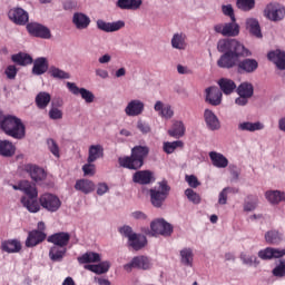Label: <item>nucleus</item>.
Listing matches in <instances>:
<instances>
[{"mask_svg":"<svg viewBox=\"0 0 285 285\" xmlns=\"http://www.w3.org/2000/svg\"><path fill=\"white\" fill-rule=\"evenodd\" d=\"M137 128L138 130H140V132H142V135H148V132H150V125H148V122H145L142 120H139L137 122Z\"/></svg>","mask_w":285,"mask_h":285,"instance_id":"obj_62","label":"nucleus"},{"mask_svg":"<svg viewBox=\"0 0 285 285\" xmlns=\"http://www.w3.org/2000/svg\"><path fill=\"white\" fill-rule=\"evenodd\" d=\"M82 173L85 177H94L97 173V167L92 163H87L82 166Z\"/></svg>","mask_w":285,"mask_h":285,"instance_id":"obj_53","label":"nucleus"},{"mask_svg":"<svg viewBox=\"0 0 285 285\" xmlns=\"http://www.w3.org/2000/svg\"><path fill=\"white\" fill-rule=\"evenodd\" d=\"M238 129L247 132H255V130H264V125L262 122H250V121H245L240 122L238 125Z\"/></svg>","mask_w":285,"mask_h":285,"instance_id":"obj_44","label":"nucleus"},{"mask_svg":"<svg viewBox=\"0 0 285 285\" xmlns=\"http://www.w3.org/2000/svg\"><path fill=\"white\" fill-rule=\"evenodd\" d=\"M0 129L8 137H12L13 139H23L26 137V125L23 121L17 116L7 115L0 111Z\"/></svg>","mask_w":285,"mask_h":285,"instance_id":"obj_3","label":"nucleus"},{"mask_svg":"<svg viewBox=\"0 0 285 285\" xmlns=\"http://www.w3.org/2000/svg\"><path fill=\"white\" fill-rule=\"evenodd\" d=\"M27 31L31 37H37L38 39H50L52 37L50 29L39 22L27 23Z\"/></svg>","mask_w":285,"mask_h":285,"instance_id":"obj_8","label":"nucleus"},{"mask_svg":"<svg viewBox=\"0 0 285 285\" xmlns=\"http://www.w3.org/2000/svg\"><path fill=\"white\" fill-rule=\"evenodd\" d=\"M184 132H186V128L184 127V122L176 121L171 129L168 130V135L170 137H175L176 139H179V137H184Z\"/></svg>","mask_w":285,"mask_h":285,"instance_id":"obj_46","label":"nucleus"},{"mask_svg":"<svg viewBox=\"0 0 285 285\" xmlns=\"http://www.w3.org/2000/svg\"><path fill=\"white\" fill-rule=\"evenodd\" d=\"M17 147L10 140H0V157H14Z\"/></svg>","mask_w":285,"mask_h":285,"instance_id":"obj_31","label":"nucleus"},{"mask_svg":"<svg viewBox=\"0 0 285 285\" xmlns=\"http://www.w3.org/2000/svg\"><path fill=\"white\" fill-rule=\"evenodd\" d=\"M218 52H224L220 58L217 60L218 68H235L239 62L242 57H252L253 52L248 50L242 42L237 39H220L217 43Z\"/></svg>","mask_w":285,"mask_h":285,"instance_id":"obj_1","label":"nucleus"},{"mask_svg":"<svg viewBox=\"0 0 285 285\" xmlns=\"http://www.w3.org/2000/svg\"><path fill=\"white\" fill-rule=\"evenodd\" d=\"M215 32L223 35V37H237L239 35V24L232 21L225 24L218 23L214 27Z\"/></svg>","mask_w":285,"mask_h":285,"instance_id":"obj_11","label":"nucleus"},{"mask_svg":"<svg viewBox=\"0 0 285 285\" xmlns=\"http://www.w3.org/2000/svg\"><path fill=\"white\" fill-rule=\"evenodd\" d=\"M185 195L187 197V199L189 202H191L193 204H200L202 203V196H199V194H197L195 190L187 188L185 190Z\"/></svg>","mask_w":285,"mask_h":285,"instance_id":"obj_52","label":"nucleus"},{"mask_svg":"<svg viewBox=\"0 0 285 285\" xmlns=\"http://www.w3.org/2000/svg\"><path fill=\"white\" fill-rule=\"evenodd\" d=\"M49 75L53 79H70V73H68L57 67H50Z\"/></svg>","mask_w":285,"mask_h":285,"instance_id":"obj_50","label":"nucleus"},{"mask_svg":"<svg viewBox=\"0 0 285 285\" xmlns=\"http://www.w3.org/2000/svg\"><path fill=\"white\" fill-rule=\"evenodd\" d=\"M40 206L49 213H57L61 208V199L55 194L46 193L39 197Z\"/></svg>","mask_w":285,"mask_h":285,"instance_id":"obj_7","label":"nucleus"},{"mask_svg":"<svg viewBox=\"0 0 285 285\" xmlns=\"http://www.w3.org/2000/svg\"><path fill=\"white\" fill-rule=\"evenodd\" d=\"M204 119H205L206 126L209 130H219V128H222L219 118H217V115H215V112H213V110L205 109Z\"/></svg>","mask_w":285,"mask_h":285,"instance_id":"obj_22","label":"nucleus"},{"mask_svg":"<svg viewBox=\"0 0 285 285\" xmlns=\"http://www.w3.org/2000/svg\"><path fill=\"white\" fill-rule=\"evenodd\" d=\"M154 235H163L164 237H170L173 235V225L164 219H157L150 224Z\"/></svg>","mask_w":285,"mask_h":285,"instance_id":"obj_10","label":"nucleus"},{"mask_svg":"<svg viewBox=\"0 0 285 285\" xmlns=\"http://www.w3.org/2000/svg\"><path fill=\"white\" fill-rule=\"evenodd\" d=\"M132 181L140 186H148L155 181V175L150 170H138L132 175Z\"/></svg>","mask_w":285,"mask_h":285,"instance_id":"obj_15","label":"nucleus"},{"mask_svg":"<svg viewBox=\"0 0 285 285\" xmlns=\"http://www.w3.org/2000/svg\"><path fill=\"white\" fill-rule=\"evenodd\" d=\"M209 158L212 160L213 166L215 168H227L228 167V158L224 156V154L217 151H210Z\"/></svg>","mask_w":285,"mask_h":285,"instance_id":"obj_29","label":"nucleus"},{"mask_svg":"<svg viewBox=\"0 0 285 285\" xmlns=\"http://www.w3.org/2000/svg\"><path fill=\"white\" fill-rule=\"evenodd\" d=\"M50 101H52V96L46 91H40L36 96V106L39 110H46L48 108Z\"/></svg>","mask_w":285,"mask_h":285,"instance_id":"obj_38","label":"nucleus"},{"mask_svg":"<svg viewBox=\"0 0 285 285\" xmlns=\"http://www.w3.org/2000/svg\"><path fill=\"white\" fill-rule=\"evenodd\" d=\"M265 242L267 244H279L282 242V234L277 230H269L265 234Z\"/></svg>","mask_w":285,"mask_h":285,"instance_id":"obj_49","label":"nucleus"},{"mask_svg":"<svg viewBox=\"0 0 285 285\" xmlns=\"http://www.w3.org/2000/svg\"><path fill=\"white\" fill-rule=\"evenodd\" d=\"M21 191L24 193L26 196L22 197H39V191L37 190V186L28 180H21Z\"/></svg>","mask_w":285,"mask_h":285,"instance_id":"obj_40","label":"nucleus"},{"mask_svg":"<svg viewBox=\"0 0 285 285\" xmlns=\"http://www.w3.org/2000/svg\"><path fill=\"white\" fill-rule=\"evenodd\" d=\"M1 250L3 253H19L21 250V242L17 239H8L1 243Z\"/></svg>","mask_w":285,"mask_h":285,"instance_id":"obj_37","label":"nucleus"},{"mask_svg":"<svg viewBox=\"0 0 285 285\" xmlns=\"http://www.w3.org/2000/svg\"><path fill=\"white\" fill-rule=\"evenodd\" d=\"M149 195L151 205L155 208H161V206H164V202H166L170 195V187L168 186V181H160L158 187H154L149 190Z\"/></svg>","mask_w":285,"mask_h":285,"instance_id":"obj_5","label":"nucleus"},{"mask_svg":"<svg viewBox=\"0 0 285 285\" xmlns=\"http://www.w3.org/2000/svg\"><path fill=\"white\" fill-rule=\"evenodd\" d=\"M274 277H285V261H281L278 266L273 269Z\"/></svg>","mask_w":285,"mask_h":285,"instance_id":"obj_55","label":"nucleus"},{"mask_svg":"<svg viewBox=\"0 0 285 285\" xmlns=\"http://www.w3.org/2000/svg\"><path fill=\"white\" fill-rule=\"evenodd\" d=\"M186 35L175 33L171 38V48L176 50H186Z\"/></svg>","mask_w":285,"mask_h":285,"instance_id":"obj_43","label":"nucleus"},{"mask_svg":"<svg viewBox=\"0 0 285 285\" xmlns=\"http://www.w3.org/2000/svg\"><path fill=\"white\" fill-rule=\"evenodd\" d=\"M219 88L224 95H233L235 92V89L237 88V85H235V81L228 79V78H222L218 81Z\"/></svg>","mask_w":285,"mask_h":285,"instance_id":"obj_41","label":"nucleus"},{"mask_svg":"<svg viewBox=\"0 0 285 285\" xmlns=\"http://www.w3.org/2000/svg\"><path fill=\"white\" fill-rule=\"evenodd\" d=\"M246 29L249 31L252 37H256V39H262L264 37L262 35V27L259 26V21L254 18H248L246 20Z\"/></svg>","mask_w":285,"mask_h":285,"instance_id":"obj_27","label":"nucleus"},{"mask_svg":"<svg viewBox=\"0 0 285 285\" xmlns=\"http://www.w3.org/2000/svg\"><path fill=\"white\" fill-rule=\"evenodd\" d=\"M185 179L190 188H197L200 185L199 179L195 175L186 176Z\"/></svg>","mask_w":285,"mask_h":285,"instance_id":"obj_61","label":"nucleus"},{"mask_svg":"<svg viewBox=\"0 0 285 285\" xmlns=\"http://www.w3.org/2000/svg\"><path fill=\"white\" fill-rule=\"evenodd\" d=\"M265 197L269 204H279V202H285V193L279 190L266 191Z\"/></svg>","mask_w":285,"mask_h":285,"instance_id":"obj_45","label":"nucleus"},{"mask_svg":"<svg viewBox=\"0 0 285 285\" xmlns=\"http://www.w3.org/2000/svg\"><path fill=\"white\" fill-rule=\"evenodd\" d=\"M205 101L210 106H219L222 104V90L217 87H208L206 90Z\"/></svg>","mask_w":285,"mask_h":285,"instance_id":"obj_17","label":"nucleus"},{"mask_svg":"<svg viewBox=\"0 0 285 285\" xmlns=\"http://www.w3.org/2000/svg\"><path fill=\"white\" fill-rule=\"evenodd\" d=\"M259 68V62H257L253 58H246L243 57V60H238L237 69L240 75H252V72H255Z\"/></svg>","mask_w":285,"mask_h":285,"instance_id":"obj_13","label":"nucleus"},{"mask_svg":"<svg viewBox=\"0 0 285 285\" xmlns=\"http://www.w3.org/2000/svg\"><path fill=\"white\" fill-rule=\"evenodd\" d=\"M240 259L244 264H247L248 266H253V264L257 263L256 256H247L245 253L240 254Z\"/></svg>","mask_w":285,"mask_h":285,"instance_id":"obj_60","label":"nucleus"},{"mask_svg":"<svg viewBox=\"0 0 285 285\" xmlns=\"http://www.w3.org/2000/svg\"><path fill=\"white\" fill-rule=\"evenodd\" d=\"M46 237L48 236L43 232L33 229L29 232L24 244L27 248H35V246H39V244H41L42 242H46Z\"/></svg>","mask_w":285,"mask_h":285,"instance_id":"obj_18","label":"nucleus"},{"mask_svg":"<svg viewBox=\"0 0 285 285\" xmlns=\"http://www.w3.org/2000/svg\"><path fill=\"white\" fill-rule=\"evenodd\" d=\"M236 91L239 97H247L248 99H250V97H253L255 92V88L250 82H243L238 86Z\"/></svg>","mask_w":285,"mask_h":285,"instance_id":"obj_42","label":"nucleus"},{"mask_svg":"<svg viewBox=\"0 0 285 285\" xmlns=\"http://www.w3.org/2000/svg\"><path fill=\"white\" fill-rule=\"evenodd\" d=\"M98 30L102 32H117L121 30V28L126 27V22L118 20L116 22H106L101 19L97 20L96 22Z\"/></svg>","mask_w":285,"mask_h":285,"instance_id":"obj_16","label":"nucleus"},{"mask_svg":"<svg viewBox=\"0 0 285 285\" xmlns=\"http://www.w3.org/2000/svg\"><path fill=\"white\" fill-rule=\"evenodd\" d=\"M101 158H104V146L91 145L88 151V158H87L88 164H95L97 159H101Z\"/></svg>","mask_w":285,"mask_h":285,"instance_id":"obj_28","label":"nucleus"},{"mask_svg":"<svg viewBox=\"0 0 285 285\" xmlns=\"http://www.w3.org/2000/svg\"><path fill=\"white\" fill-rule=\"evenodd\" d=\"M154 109L156 112H159L160 117H164L165 119H171L173 115H175V111H173V107L170 105H165L160 100L156 101Z\"/></svg>","mask_w":285,"mask_h":285,"instance_id":"obj_34","label":"nucleus"},{"mask_svg":"<svg viewBox=\"0 0 285 285\" xmlns=\"http://www.w3.org/2000/svg\"><path fill=\"white\" fill-rule=\"evenodd\" d=\"M24 170L33 181H43L46 179V170L37 165H26Z\"/></svg>","mask_w":285,"mask_h":285,"instance_id":"obj_23","label":"nucleus"},{"mask_svg":"<svg viewBox=\"0 0 285 285\" xmlns=\"http://www.w3.org/2000/svg\"><path fill=\"white\" fill-rule=\"evenodd\" d=\"M38 197L39 196L21 197L20 202L23 208H27L29 213H39L41 210V203Z\"/></svg>","mask_w":285,"mask_h":285,"instance_id":"obj_21","label":"nucleus"},{"mask_svg":"<svg viewBox=\"0 0 285 285\" xmlns=\"http://www.w3.org/2000/svg\"><path fill=\"white\" fill-rule=\"evenodd\" d=\"M177 148H184V141L181 140H176V141H166L163 145V150L166 153V155H173Z\"/></svg>","mask_w":285,"mask_h":285,"instance_id":"obj_47","label":"nucleus"},{"mask_svg":"<svg viewBox=\"0 0 285 285\" xmlns=\"http://www.w3.org/2000/svg\"><path fill=\"white\" fill-rule=\"evenodd\" d=\"M127 117H139L144 112V104L141 100H131L125 108Z\"/></svg>","mask_w":285,"mask_h":285,"instance_id":"obj_24","label":"nucleus"},{"mask_svg":"<svg viewBox=\"0 0 285 285\" xmlns=\"http://www.w3.org/2000/svg\"><path fill=\"white\" fill-rule=\"evenodd\" d=\"M236 6L239 10H243L244 12H249V10H253V8H255V0H237Z\"/></svg>","mask_w":285,"mask_h":285,"instance_id":"obj_51","label":"nucleus"},{"mask_svg":"<svg viewBox=\"0 0 285 285\" xmlns=\"http://www.w3.org/2000/svg\"><path fill=\"white\" fill-rule=\"evenodd\" d=\"M230 191V189L228 187H225L218 195V204H220V206H225V204H227L228 202V193Z\"/></svg>","mask_w":285,"mask_h":285,"instance_id":"obj_57","label":"nucleus"},{"mask_svg":"<svg viewBox=\"0 0 285 285\" xmlns=\"http://www.w3.org/2000/svg\"><path fill=\"white\" fill-rule=\"evenodd\" d=\"M49 117L50 119H53V120L63 119V111L55 107V102H53L51 109L49 110Z\"/></svg>","mask_w":285,"mask_h":285,"instance_id":"obj_54","label":"nucleus"},{"mask_svg":"<svg viewBox=\"0 0 285 285\" xmlns=\"http://www.w3.org/2000/svg\"><path fill=\"white\" fill-rule=\"evenodd\" d=\"M11 61L13 63H17V66H30V63H33V59L31 55L19 52L11 57Z\"/></svg>","mask_w":285,"mask_h":285,"instance_id":"obj_39","label":"nucleus"},{"mask_svg":"<svg viewBox=\"0 0 285 285\" xmlns=\"http://www.w3.org/2000/svg\"><path fill=\"white\" fill-rule=\"evenodd\" d=\"M119 233L124 237H127L128 246L134 250H141V248H146V245L148 244V239L144 234L132 232V227L128 225L120 227Z\"/></svg>","mask_w":285,"mask_h":285,"instance_id":"obj_4","label":"nucleus"},{"mask_svg":"<svg viewBox=\"0 0 285 285\" xmlns=\"http://www.w3.org/2000/svg\"><path fill=\"white\" fill-rule=\"evenodd\" d=\"M8 17L10 21L16 23V26H26L28 21H30V16L28 11L23 10V8H12L8 12Z\"/></svg>","mask_w":285,"mask_h":285,"instance_id":"obj_9","label":"nucleus"},{"mask_svg":"<svg viewBox=\"0 0 285 285\" xmlns=\"http://www.w3.org/2000/svg\"><path fill=\"white\" fill-rule=\"evenodd\" d=\"M109 190L108 184L106 183H99L97 188V195H106V193Z\"/></svg>","mask_w":285,"mask_h":285,"instance_id":"obj_64","label":"nucleus"},{"mask_svg":"<svg viewBox=\"0 0 285 285\" xmlns=\"http://www.w3.org/2000/svg\"><path fill=\"white\" fill-rule=\"evenodd\" d=\"M153 262L148 256L139 255L131 258V261L124 265V271L132 273V271H150Z\"/></svg>","mask_w":285,"mask_h":285,"instance_id":"obj_6","label":"nucleus"},{"mask_svg":"<svg viewBox=\"0 0 285 285\" xmlns=\"http://www.w3.org/2000/svg\"><path fill=\"white\" fill-rule=\"evenodd\" d=\"M47 144H48L50 153H52V155L55 157H59V145H57L55 139H48Z\"/></svg>","mask_w":285,"mask_h":285,"instance_id":"obj_58","label":"nucleus"},{"mask_svg":"<svg viewBox=\"0 0 285 285\" xmlns=\"http://www.w3.org/2000/svg\"><path fill=\"white\" fill-rule=\"evenodd\" d=\"M4 73L8 79H14V77H17V67L14 65L8 66Z\"/></svg>","mask_w":285,"mask_h":285,"instance_id":"obj_63","label":"nucleus"},{"mask_svg":"<svg viewBox=\"0 0 285 285\" xmlns=\"http://www.w3.org/2000/svg\"><path fill=\"white\" fill-rule=\"evenodd\" d=\"M67 88L72 95H80L86 104H92L95 101V94L92 91L86 88H79L75 82H67Z\"/></svg>","mask_w":285,"mask_h":285,"instance_id":"obj_14","label":"nucleus"},{"mask_svg":"<svg viewBox=\"0 0 285 285\" xmlns=\"http://www.w3.org/2000/svg\"><path fill=\"white\" fill-rule=\"evenodd\" d=\"M78 264H97L101 262V255L96 252H87L79 256Z\"/></svg>","mask_w":285,"mask_h":285,"instance_id":"obj_33","label":"nucleus"},{"mask_svg":"<svg viewBox=\"0 0 285 285\" xmlns=\"http://www.w3.org/2000/svg\"><path fill=\"white\" fill-rule=\"evenodd\" d=\"M141 3H144L142 0H118L116 6L120 8V10H139Z\"/></svg>","mask_w":285,"mask_h":285,"instance_id":"obj_36","label":"nucleus"},{"mask_svg":"<svg viewBox=\"0 0 285 285\" xmlns=\"http://www.w3.org/2000/svg\"><path fill=\"white\" fill-rule=\"evenodd\" d=\"M267 59L275 63L278 70H285V51L279 49L272 50L267 53Z\"/></svg>","mask_w":285,"mask_h":285,"instance_id":"obj_20","label":"nucleus"},{"mask_svg":"<svg viewBox=\"0 0 285 285\" xmlns=\"http://www.w3.org/2000/svg\"><path fill=\"white\" fill-rule=\"evenodd\" d=\"M86 271H90L91 273H95L96 275H104L110 271V262L105 261L97 265H85Z\"/></svg>","mask_w":285,"mask_h":285,"instance_id":"obj_32","label":"nucleus"},{"mask_svg":"<svg viewBox=\"0 0 285 285\" xmlns=\"http://www.w3.org/2000/svg\"><path fill=\"white\" fill-rule=\"evenodd\" d=\"M75 189L83 193V195H90L95 191V183L90 179H78L75 184Z\"/></svg>","mask_w":285,"mask_h":285,"instance_id":"obj_26","label":"nucleus"},{"mask_svg":"<svg viewBox=\"0 0 285 285\" xmlns=\"http://www.w3.org/2000/svg\"><path fill=\"white\" fill-rule=\"evenodd\" d=\"M150 148L148 146H135L131 148V155L118 158V164L121 168L128 170H139L144 167V161L148 157Z\"/></svg>","mask_w":285,"mask_h":285,"instance_id":"obj_2","label":"nucleus"},{"mask_svg":"<svg viewBox=\"0 0 285 285\" xmlns=\"http://www.w3.org/2000/svg\"><path fill=\"white\" fill-rule=\"evenodd\" d=\"M223 13L230 18L232 21H236L235 19V10H233V6L227 4V6H223Z\"/></svg>","mask_w":285,"mask_h":285,"instance_id":"obj_59","label":"nucleus"},{"mask_svg":"<svg viewBox=\"0 0 285 285\" xmlns=\"http://www.w3.org/2000/svg\"><path fill=\"white\" fill-rule=\"evenodd\" d=\"M49 244H53V246H60L66 248L70 243V234L66 232L56 233L47 238Z\"/></svg>","mask_w":285,"mask_h":285,"instance_id":"obj_19","label":"nucleus"},{"mask_svg":"<svg viewBox=\"0 0 285 285\" xmlns=\"http://www.w3.org/2000/svg\"><path fill=\"white\" fill-rule=\"evenodd\" d=\"M284 10L279 4L269 3L264 10V17L269 21H282L284 19Z\"/></svg>","mask_w":285,"mask_h":285,"instance_id":"obj_12","label":"nucleus"},{"mask_svg":"<svg viewBox=\"0 0 285 285\" xmlns=\"http://www.w3.org/2000/svg\"><path fill=\"white\" fill-rule=\"evenodd\" d=\"M72 23L77 30H86L90 26V17L81 12L73 13Z\"/></svg>","mask_w":285,"mask_h":285,"instance_id":"obj_25","label":"nucleus"},{"mask_svg":"<svg viewBox=\"0 0 285 285\" xmlns=\"http://www.w3.org/2000/svg\"><path fill=\"white\" fill-rule=\"evenodd\" d=\"M193 249L191 248H184L180 250V262L184 266H193Z\"/></svg>","mask_w":285,"mask_h":285,"instance_id":"obj_48","label":"nucleus"},{"mask_svg":"<svg viewBox=\"0 0 285 285\" xmlns=\"http://www.w3.org/2000/svg\"><path fill=\"white\" fill-rule=\"evenodd\" d=\"M48 59L40 57L33 61L32 73L37 76L46 75L48 72Z\"/></svg>","mask_w":285,"mask_h":285,"instance_id":"obj_30","label":"nucleus"},{"mask_svg":"<svg viewBox=\"0 0 285 285\" xmlns=\"http://www.w3.org/2000/svg\"><path fill=\"white\" fill-rule=\"evenodd\" d=\"M67 250L66 247L53 245L49 250V259H51V262H63Z\"/></svg>","mask_w":285,"mask_h":285,"instance_id":"obj_35","label":"nucleus"},{"mask_svg":"<svg viewBox=\"0 0 285 285\" xmlns=\"http://www.w3.org/2000/svg\"><path fill=\"white\" fill-rule=\"evenodd\" d=\"M259 259H273V247H266L258 252Z\"/></svg>","mask_w":285,"mask_h":285,"instance_id":"obj_56","label":"nucleus"}]
</instances>
